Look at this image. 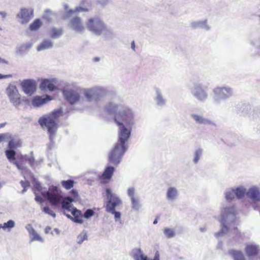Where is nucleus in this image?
Here are the masks:
<instances>
[{"instance_id":"nucleus-1","label":"nucleus","mask_w":260,"mask_h":260,"mask_svg":"<svg viewBox=\"0 0 260 260\" xmlns=\"http://www.w3.org/2000/svg\"><path fill=\"white\" fill-rule=\"evenodd\" d=\"M118 109L117 105H113L112 104H109L108 107L109 113L114 114V120L119 126L118 141L108 154L109 163L115 166L120 162L127 149V142L131 136V128H126L124 124L128 126L133 118V113L128 108H123L118 112H116Z\"/></svg>"},{"instance_id":"nucleus-2","label":"nucleus","mask_w":260,"mask_h":260,"mask_svg":"<svg viewBox=\"0 0 260 260\" xmlns=\"http://www.w3.org/2000/svg\"><path fill=\"white\" fill-rule=\"evenodd\" d=\"M62 111L60 110H54L48 115L43 116L39 119L40 125L43 127H46L52 139L57 130L58 125L57 121L58 118L61 115Z\"/></svg>"},{"instance_id":"nucleus-3","label":"nucleus","mask_w":260,"mask_h":260,"mask_svg":"<svg viewBox=\"0 0 260 260\" xmlns=\"http://www.w3.org/2000/svg\"><path fill=\"white\" fill-rule=\"evenodd\" d=\"M43 196L47 198V200L52 205L57 206L60 203L62 197L56 186H51L46 192V195Z\"/></svg>"},{"instance_id":"nucleus-4","label":"nucleus","mask_w":260,"mask_h":260,"mask_svg":"<svg viewBox=\"0 0 260 260\" xmlns=\"http://www.w3.org/2000/svg\"><path fill=\"white\" fill-rule=\"evenodd\" d=\"M106 193L108 201L106 205V211L107 212H113L116 208L122 205L121 200L116 196L112 194L110 189H106Z\"/></svg>"},{"instance_id":"nucleus-5","label":"nucleus","mask_w":260,"mask_h":260,"mask_svg":"<svg viewBox=\"0 0 260 260\" xmlns=\"http://www.w3.org/2000/svg\"><path fill=\"white\" fill-rule=\"evenodd\" d=\"M86 25L90 31L96 35H100L105 28L103 22L98 17L90 18Z\"/></svg>"},{"instance_id":"nucleus-6","label":"nucleus","mask_w":260,"mask_h":260,"mask_svg":"<svg viewBox=\"0 0 260 260\" xmlns=\"http://www.w3.org/2000/svg\"><path fill=\"white\" fill-rule=\"evenodd\" d=\"M34 12L31 9L22 8L17 14V18L21 24H26L33 17Z\"/></svg>"},{"instance_id":"nucleus-7","label":"nucleus","mask_w":260,"mask_h":260,"mask_svg":"<svg viewBox=\"0 0 260 260\" xmlns=\"http://www.w3.org/2000/svg\"><path fill=\"white\" fill-rule=\"evenodd\" d=\"M63 94L65 99L71 104L77 103L80 99L79 93L72 89L63 90Z\"/></svg>"},{"instance_id":"nucleus-8","label":"nucleus","mask_w":260,"mask_h":260,"mask_svg":"<svg viewBox=\"0 0 260 260\" xmlns=\"http://www.w3.org/2000/svg\"><path fill=\"white\" fill-rule=\"evenodd\" d=\"M7 93L10 101L15 104L20 103V98L16 87L14 86H9L7 88Z\"/></svg>"},{"instance_id":"nucleus-9","label":"nucleus","mask_w":260,"mask_h":260,"mask_svg":"<svg viewBox=\"0 0 260 260\" xmlns=\"http://www.w3.org/2000/svg\"><path fill=\"white\" fill-rule=\"evenodd\" d=\"M21 86L24 92L28 95H31L36 89L35 82L31 80H24L21 83Z\"/></svg>"},{"instance_id":"nucleus-10","label":"nucleus","mask_w":260,"mask_h":260,"mask_svg":"<svg viewBox=\"0 0 260 260\" xmlns=\"http://www.w3.org/2000/svg\"><path fill=\"white\" fill-rule=\"evenodd\" d=\"M133 257L135 260H150L145 256L140 249H137L133 254ZM153 260H159V253L157 251Z\"/></svg>"},{"instance_id":"nucleus-11","label":"nucleus","mask_w":260,"mask_h":260,"mask_svg":"<svg viewBox=\"0 0 260 260\" xmlns=\"http://www.w3.org/2000/svg\"><path fill=\"white\" fill-rule=\"evenodd\" d=\"M70 25L73 29L78 32L82 31L84 28L81 19L79 17H75L72 18L70 21Z\"/></svg>"},{"instance_id":"nucleus-12","label":"nucleus","mask_w":260,"mask_h":260,"mask_svg":"<svg viewBox=\"0 0 260 260\" xmlns=\"http://www.w3.org/2000/svg\"><path fill=\"white\" fill-rule=\"evenodd\" d=\"M193 95L198 100L203 101L207 96L205 89L200 85H196L193 88Z\"/></svg>"},{"instance_id":"nucleus-13","label":"nucleus","mask_w":260,"mask_h":260,"mask_svg":"<svg viewBox=\"0 0 260 260\" xmlns=\"http://www.w3.org/2000/svg\"><path fill=\"white\" fill-rule=\"evenodd\" d=\"M71 211L73 217H72L69 214H66L67 217L71 219L76 223H82L83 222V219L81 211L74 208H73Z\"/></svg>"},{"instance_id":"nucleus-14","label":"nucleus","mask_w":260,"mask_h":260,"mask_svg":"<svg viewBox=\"0 0 260 260\" xmlns=\"http://www.w3.org/2000/svg\"><path fill=\"white\" fill-rule=\"evenodd\" d=\"M40 88L43 90L48 89V90L52 91L55 89L56 87L53 81L45 79L42 81L40 85Z\"/></svg>"},{"instance_id":"nucleus-15","label":"nucleus","mask_w":260,"mask_h":260,"mask_svg":"<svg viewBox=\"0 0 260 260\" xmlns=\"http://www.w3.org/2000/svg\"><path fill=\"white\" fill-rule=\"evenodd\" d=\"M26 155H20L18 156L17 159L13 162V164L19 170H23L25 168V162L27 161Z\"/></svg>"},{"instance_id":"nucleus-16","label":"nucleus","mask_w":260,"mask_h":260,"mask_svg":"<svg viewBox=\"0 0 260 260\" xmlns=\"http://www.w3.org/2000/svg\"><path fill=\"white\" fill-rule=\"evenodd\" d=\"M246 195L253 201H260V193L256 188H250L246 192Z\"/></svg>"},{"instance_id":"nucleus-17","label":"nucleus","mask_w":260,"mask_h":260,"mask_svg":"<svg viewBox=\"0 0 260 260\" xmlns=\"http://www.w3.org/2000/svg\"><path fill=\"white\" fill-rule=\"evenodd\" d=\"M51 100V98L49 95H46L45 98H42L41 96H35L32 100V105L35 106L39 107L44 104L47 101Z\"/></svg>"},{"instance_id":"nucleus-18","label":"nucleus","mask_w":260,"mask_h":260,"mask_svg":"<svg viewBox=\"0 0 260 260\" xmlns=\"http://www.w3.org/2000/svg\"><path fill=\"white\" fill-rule=\"evenodd\" d=\"M114 171V167L112 166L107 167L102 175L101 178L103 180H110Z\"/></svg>"},{"instance_id":"nucleus-19","label":"nucleus","mask_w":260,"mask_h":260,"mask_svg":"<svg viewBox=\"0 0 260 260\" xmlns=\"http://www.w3.org/2000/svg\"><path fill=\"white\" fill-rule=\"evenodd\" d=\"M74 201V199L70 197H65L61 202V206L62 209H66L68 211H71V203Z\"/></svg>"},{"instance_id":"nucleus-20","label":"nucleus","mask_w":260,"mask_h":260,"mask_svg":"<svg viewBox=\"0 0 260 260\" xmlns=\"http://www.w3.org/2000/svg\"><path fill=\"white\" fill-rule=\"evenodd\" d=\"M10 140L8 144L9 149L13 150L21 146L22 143L20 140H15L11 137H10Z\"/></svg>"},{"instance_id":"nucleus-21","label":"nucleus","mask_w":260,"mask_h":260,"mask_svg":"<svg viewBox=\"0 0 260 260\" xmlns=\"http://www.w3.org/2000/svg\"><path fill=\"white\" fill-rule=\"evenodd\" d=\"M245 252L248 256H252L257 255L258 249L255 246L249 245L246 247Z\"/></svg>"},{"instance_id":"nucleus-22","label":"nucleus","mask_w":260,"mask_h":260,"mask_svg":"<svg viewBox=\"0 0 260 260\" xmlns=\"http://www.w3.org/2000/svg\"><path fill=\"white\" fill-rule=\"evenodd\" d=\"M231 91L230 88L225 87L217 88L215 89L216 93L218 94H222L220 96L223 98L229 96L231 94Z\"/></svg>"},{"instance_id":"nucleus-23","label":"nucleus","mask_w":260,"mask_h":260,"mask_svg":"<svg viewBox=\"0 0 260 260\" xmlns=\"http://www.w3.org/2000/svg\"><path fill=\"white\" fill-rule=\"evenodd\" d=\"M234 260H245L243 253L238 250H232L229 252Z\"/></svg>"},{"instance_id":"nucleus-24","label":"nucleus","mask_w":260,"mask_h":260,"mask_svg":"<svg viewBox=\"0 0 260 260\" xmlns=\"http://www.w3.org/2000/svg\"><path fill=\"white\" fill-rule=\"evenodd\" d=\"M68 6H65V9L67 11V14L68 16H71L75 12H88L89 10V9L83 8L82 7H78L75 8L74 10H67Z\"/></svg>"},{"instance_id":"nucleus-25","label":"nucleus","mask_w":260,"mask_h":260,"mask_svg":"<svg viewBox=\"0 0 260 260\" xmlns=\"http://www.w3.org/2000/svg\"><path fill=\"white\" fill-rule=\"evenodd\" d=\"M177 194V190L174 187H170L167 191V197L169 200H174Z\"/></svg>"},{"instance_id":"nucleus-26","label":"nucleus","mask_w":260,"mask_h":260,"mask_svg":"<svg viewBox=\"0 0 260 260\" xmlns=\"http://www.w3.org/2000/svg\"><path fill=\"white\" fill-rule=\"evenodd\" d=\"M61 185L67 190H69L74 187L75 182L72 180H63L61 182Z\"/></svg>"},{"instance_id":"nucleus-27","label":"nucleus","mask_w":260,"mask_h":260,"mask_svg":"<svg viewBox=\"0 0 260 260\" xmlns=\"http://www.w3.org/2000/svg\"><path fill=\"white\" fill-rule=\"evenodd\" d=\"M42 22L41 20L39 19H37L30 24L29 28L31 31L37 30L40 28Z\"/></svg>"},{"instance_id":"nucleus-28","label":"nucleus","mask_w":260,"mask_h":260,"mask_svg":"<svg viewBox=\"0 0 260 260\" xmlns=\"http://www.w3.org/2000/svg\"><path fill=\"white\" fill-rule=\"evenodd\" d=\"M52 46V42L49 40H45L38 47V50L40 51L43 49H48Z\"/></svg>"},{"instance_id":"nucleus-29","label":"nucleus","mask_w":260,"mask_h":260,"mask_svg":"<svg viewBox=\"0 0 260 260\" xmlns=\"http://www.w3.org/2000/svg\"><path fill=\"white\" fill-rule=\"evenodd\" d=\"M235 195L236 196L238 199L242 198L246 194L245 189L242 187H238L235 189H234Z\"/></svg>"},{"instance_id":"nucleus-30","label":"nucleus","mask_w":260,"mask_h":260,"mask_svg":"<svg viewBox=\"0 0 260 260\" xmlns=\"http://www.w3.org/2000/svg\"><path fill=\"white\" fill-rule=\"evenodd\" d=\"M6 155L7 157V158L10 161H13V162L16 160H15V155L16 152L13 149H9L7 150L5 152Z\"/></svg>"},{"instance_id":"nucleus-31","label":"nucleus","mask_w":260,"mask_h":260,"mask_svg":"<svg viewBox=\"0 0 260 260\" xmlns=\"http://www.w3.org/2000/svg\"><path fill=\"white\" fill-rule=\"evenodd\" d=\"M30 234L32 236V238L31 239V241H38L40 242H43V238L40 237L37 232L34 230L33 229H31V231L30 232Z\"/></svg>"},{"instance_id":"nucleus-32","label":"nucleus","mask_w":260,"mask_h":260,"mask_svg":"<svg viewBox=\"0 0 260 260\" xmlns=\"http://www.w3.org/2000/svg\"><path fill=\"white\" fill-rule=\"evenodd\" d=\"M51 37L56 38L62 35V30L61 29L52 28L51 30Z\"/></svg>"},{"instance_id":"nucleus-33","label":"nucleus","mask_w":260,"mask_h":260,"mask_svg":"<svg viewBox=\"0 0 260 260\" xmlns=\"http://www.w3.org/2000/svg\"><path fill=\"white\" fill-rule=\"evenodd\" d=\"M235 198V193L234 189L227 191L225 193V198L227 201H231Z\"/></svg>"},{"instance_id":"nucleus-34","label":"nucleus","mask_w":260,"mask_h":260,"mask_svg":"<svg viewBox=\"0 0 260 260\" xmlns=\"http://www.w3.org/2000/svg\"><path fill=\"white\" fill-rule=\"evenodd\" d=\"M128 196L131 198L133 204L137 202L136 199L134 197L135 189L134 188H129L127 190Z\"/></svg>"},{"instance_id":"nucleus-35","label":"nucleus","mask_w":260,"mask_h":260,"mask_svg":"<svg viewBox=\"0 0 260 260\" xmlns=\"http://www.w3.org/2000/svg\"><path fill=\"white\" fill-rule=\"evenodd\" d=\"M86 239V234L85 233L82 232L81 234H80L77 237V243L79 244H81Z\"/></svg>"},{"instance_id":"nucleus-36","label":"nucleus","mask_w":260,"mask_h":260,"mask_svg":"<svg viewBox=\"0 0 260 260\" xmlns=\"http://www.w3.org/2000/svg\"><path fill=\"white\" fill-rule=\"evenodd\" d=\"M15 225V223L14 221L12 220H9L7 222L4 223L3 225V229L5 230L6 229H11L13 228Z\"/></svg>"},{"instance_id":"nucleus-37","label":"nucleus","mask_w":260,"mask_h":260,"mask_svg":"<svg viewBox=\"0 0 260 260\" xmlns=\"http://www.w3.org/2000/svg\"><path fill=\"white\" fill-rule=\"evenodd\" d=\"M43 211L48 214H49L51 215L52 216L55 217V213L51 210V209L49 207H45L43 208Z\"/></svg>"},{"instance_id":"nucleus-38","label":"nucleus","mask_w":260,"mask_h":260,"mask_svg":"<svg viewBox=\"0 0 260 260\" xmlns=\"http://www.w3.org/2000/svg\"><path fill=\"white\" fill-rule=\"evenodd\" d=\"M164 233L168 238H172L174 236V233L173 230L170 229H166L164 230Z\"/></svg>"},{"instance_id":"nucleus-39","label":"nucleus","mask_w":260,"mask_h":260,"mask_svg":"<svg viewBox=\"0 0 260 260\" xmlns=\"http://www.w3.org/2000/svg\"><path fill=\"white\" fill-rule=\"evenodd\" d=\"M85 95L88 101H90L94 95L93 91L92 90H88L85 92Z\"/></svg>"},{"instance_id":"nucleus-40","label":"nucleus","mask_w":260,"mask_h":260,"mask_svg":"<svg viewBox=\"0 0 260 260\" xmlns=\"http://www.w3.org/2000/svg\"><path fill=\"white\" fill-rule=\"evenodd\" d=\"M193 118L196 121V122L199 123H203L205 122V120L201 116L198 115H192Z\"/></svg>"},{"instance_id":"nucleus-41","label":"nucleus","mask_w":260,"mask_h":260,"mask_svg":"<svg viewBox=\"0 0 260 260\" xmlns=\"http://www.w3.org/2000/svg\"><path fill=\"white\" fill-rule=\"evenodd\" d=\"M20 183L22 187L23 188V191H25L26 190V188L29 187L30 185L29 182L27 180L21 181Z\"/></svg>"},{"instance_id":"nucleus-42","label":"nucleus","mask_w":260,"mask_h":260,"mask_svg":"<svg viewBox=\"0 0 260 260\" xmlns=\"http://www.w3.org/2000/svg\"><path fill=\"white\" fill-rule=\"evenodd\" d=\"M201 154H202V151L201 150H198L197 151H196V153H195V156L194 158V162L195 163L198 162V161H199V160L200 159Z\"/></svg>"},{"instance_id":"nucleus-43","label":"nucleus","mask_w":260,"mask_h":260,"mask_svg":"<svg viewBox=\"0 0 260 260\" xmlns=\"http://www.w3.org/2000/svg\"><path fill=\"white\" fill-rule=\"evenodd\" d=\"M93 211L91 209L87 210L84 213V216L85 218H88L93 215Z\"/></svg>"},{"instance_id":"nucleus-44","label":"nucleus","mask_w":260,"mask_h":260,"mask_svg":"<svg viewBox=\"0 0 260 260\" xmlns=\"http://www.w3.org/2000/svg\"><path fill=\"white\" fill-rule=\"evenodd\" d=\"M27 161L29 163L30 166H34L35 162V159L33 156H31L30 157L27 156Z\"/></svg>"},{"instance_id":"nucleus-45","label":"nucleus","mask_w":260,"mask_h":260,"mask_svg":"<svg viewBox=\"0 0 260 260\" xmlns=\"http://www.w3.org/2000/svg\"><path fill=\"white\" fill-rule=\"evenodd\" d=\"M70 194L74 198H77L78 196V192L75 189H72L70 191Z\"/></svg>"},{"instance_id":"nucleus-46","label":"nucleus","mask_w":260,"mask_h":260,"mask_svg":"<svg viewBox=\"0 0 260 260\" xmlns=\"http://www.w3.org/2000/svg\"><path fill=\"white\" fill-rule=\"evenodd\" d=\"M110 212L114 215L116 220L119 219L120 218L121 214L120 212H116L115 210H114L113 212Z\"/></svg>"},{"instance_id":"nucleus-47","label":"nucleus","mask_w":260,"mask_h":260,"mask_svg":"<svg viewBox=\"0 0 260 260\" xmlns=\"http://www.w3.org/2000/svg\"><path fill=\"white\" fill-rule=\"evenodd\" d=\"M7 135V134H0V143L5 140Z\"/></svg>"},{"instance_id":"nucleus-48","label":"nucleus","mask_w":260,"mask_h":260,"mask_svg":"<svg viewBox=\"0 0 260 260\" xmlns=\"http://www.w3.org/2000/svg\"><path fill=\"white\" fill-rule=\"evenodd\" d=\"M36 200L37 201L40 202H42V201H43L42 198L41 197H40V196H39L38 195H36Z\"/></svg>"},{"instance_id":"nucleus-49","label":"nucleus","mask_w":260,"mask_h":260,"mask_svg":"<svg viewBox=\"0 0 260 260\" xmlns=\"http://www.w3.org/2000/svg\"><path fill=\"white\" fill-rule=\"evenodd\" d=\"M50 230H51V228L49 226H47L45 229V233L46 234H48V233H49V232H50Z\"/></svg>"},{"instance_id":"nucleus-50","label":"nucleus","mask_w":260,"mask_h":260,"mask_svg":"<svg viewBox=\"0 0 260 260\" xmlns=\"http://www.w3.org/2000/svg\"><path fill=\"white\" fill-rule=\"evenodd\" d=\"M36 188L38 191H40L42 189V187L39 184L36 185Z\"/></svg>"},{"instance_id":"nucleus-51","label":"nucleus","mask_w":260,"mask_h":260,"mask_svg":"<svg viewBox=\"0 0 260 260\" xmlns=\"http://www.w3.org/2000/svg\"><path fill=\"white\" fill-rule=\"evenodd\" d=\"M131 47H132V48L135 50V42L134 41H133L131 43Z\"/></svg>"},{"instance_id":"nucleus-52","label":"nucleus","mask_w":260,"mask_h":260,"mask_svg":"<svg viewBox=\"0 0 260 260\" xmlns=\"http://www.w3.org/2000/svg\"><path fill=\"white\" fill-rule=\"evenodd\" d=\"M6 125V123H1L0 124V128L4 127Z\"/></svg>"},{"instance_id":"nucleus-53","label":"nucleus","mask_w":260,"mask_h":260,"mask_svg":"<svg viewBox=\"0 0 260 260\" xmlns=\"http://www.w3.org/2000/svg\"><path fill=\"white\" fill-rule=\"evenodd\" d=\"M7 76L3 75L2 74H0V79H3L6 77Z\"/></svg>"},{"instance_id":"nucleus-54","label":"nucleus","mask_w":260,"mask_h":260,"mask_svg":"<svg viewBox=\"0 0 260 260\" xmlns=\"http://www.w3.org/2000/svg\"><path fill=\"white\" fill-rule=\"evenodd\" d=\"M6 62V61L4 59H1V58H0V62Z\"/></svg>"},{"instance_id":"nucleus-55","label":"nucleus","mask_w":260,"mask_h":260,"mask_svg":"<svg viewBox=\"0 0 260 260\" xmlns=\"http://www.w3.org/2000/svg\"><path fill=\"white\" fill-rule=\"evenodd\" d=\"M85 2H86V0H82L81 4L83 5L85 4Z\"/></svg>"},{"instance_id":"nucleus-56","label":"nucleus","mask_w":260,"mask_h":260,"mask_svg":"<svg viewBox=\"0 0 260 260\" xmlns=\"http://www.w3.org/2000/svg\"><path fill=\"white\" fill-rule=\"evenodd\" d=\"M157 219H155L154 220V221H153V223H154V224H156V223H157Z\"/></svg>"},{"instance_id":"nucleus-57","label":"nucleus","mask_w":260,"mask_h":260,"mask_svg":"<svg viewBox=\"0 0 260 260\" xmlns=\"http://www.w3.org/2000/svg\"><path fill=\"white\" fill-rule=\"evenodd\" d=\"M2 228L3 229V226L2 225V224H0V229Z\"/></svg>"},{"instance_id":"nucleus-58","label":"nucleus","mask_w":260,"mask_h":260,"mask_svg":"<svg viewBox=\"0 0 260 260\" xmlns=\"http://www.w3.org/2000/svg\"><path fill=\"white\" fill-rule=\"evenodd\" d=\"M95 60H96V61H98V60H99V59H98L97 58H95Z\"/></svg>"},{"instance_id":"nucleus-59","label":"nucleus","mask_w":260,"mask_h":260,"mask_svg":"<svg viewBox=\"0 0 260 260\" xmlns=\"http://www.w3.org/2000/svg\"><path fill=\"white\" fill-rule=\"evenodd\" d=\"M88 6H89V7H90V6H91V4H88Z\"/></svg>"}]
</instances>
